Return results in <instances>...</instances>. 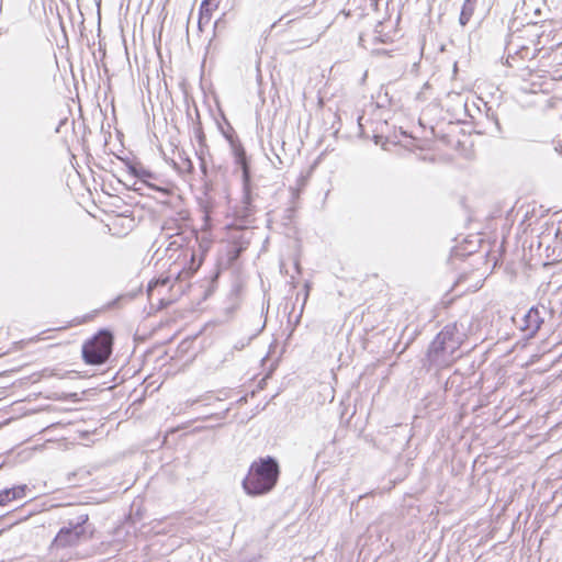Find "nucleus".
Returning a JSON list of instances; mask_svg holds the SVG:
<instances>
[{"label": "nucleus", "instance_id": "1", "mask_svg": "<svg viewBox=\"0 0 562 562\" xmlns=\"http://www.w3.org/2000/svg\"><path fill=\"white\" fill-rule=\"evenodd\" d=\"M465 339L467 333L462 324L446 325L430 342L424 366L428 368L449 366L460 357L456 356V352Z\"/></svg>", "mask_w": 562, "mask_h": 562}, {"label": "nucleus", "instance_id": "4", "mask_svg": "<svg viewBox=\"0 0 562 562\" xmlns=\"http://www.w3.org/2000/svg\"><path fill=\"white\" fill-rule=\"evenodd\" d=\"M89 516L80 515L77 521H69L67 526L59 529L55 538L49 544V554L63 559L66 554L65 550L72 549L89 539L86 530V524Z\"/></svg>", "mask_w": 562, "mask_h": 562}, {"label": "nucleus", "instance_id": "2", "mask_svg": "<svg viewBox=\"0 0 562 562\" xmlns=\"http://www.w3.org/2000/svg\"><path fill=\"white\" fill-rule=\"evenodd\" d=\"M280 476V465L274 457L267 456L255 460L244 477L241 486L249 496H262L270 493Z\"/></svg>", "mask_w": 562, "mask_h": 562}, {"label": "nucleus", "instance_id": "18", "mask_svg": "<svg viewBox=\"0 0 562 562\" xmlns=\"http://www.w3.org/2000/svg\"><path fill=\"white\" fill-rule=\"evenodd\" d=\"M216 7H217V4L213 3V0H203L201 5H200L201 19L204 15L210 16L212 10L215 9Z\"/></svg>", "mask_w": 562, "mask_h": 562}, {"label": "nucleus", "instance_id": "8", "mask_svg": "<svg viewBox=\"0 0 562 562\" xmlns=\"http://www.w3.org/2000/svg\"><path fill=\"white\" fill-rule=\"evenodd\" d=\"M183 256L184 258L187 259L188 257H190V262L187 267H184L183 269H181L178 273H177V277H176V283L172 284V289H175V286L178 285L179 288V291L181 293L184 292V289H183V285L182 283L187 280H189L193 273L200 268L201 266V259H196L195 257V252L193 249H184L183 250Z\"/></svg>", "mask_w": 562, "mask_h": 562}, {"label": "nucleus", "instance_id": "9", "mask_svg": "<svg viewBox=\"0 0 562 562\" xmlns=\"http://www.w3.org/2000/svg\"><path fill=\"white\" fill-rule=\"evenodd\" d=\"M172 166L181 175H191L194 171L193 162L184 150L178 151V158L172 160Z\"/></svg>", "mask_w": 562, "mask_h": 562}, {"label": "nucleus", "instance_id": "5", "mask_svg": "<svg viewBox=\"0 0 562 562\" xmlns=\"http://www.w3.org/2000/svg\"><path fill=\"white\" fill-rule=\"evenodd\" d=\"M114 337L109 329H100L82 345V359L87 364L100 366L105 363L113 351Z\"/></svg>", "mask_w": 562, "mask_h": 562}, {"label": "nucleus", "instance_id": "13", "mask_svg": "<svg viewBox=\"0 0 562 562\" xmlns=\"http://www.w3.org/2000/svg\"><path fill=\"white\" fill-rule=\"evenodd\" d=\"M125 165L127 167L130 175H132L133 177H136L142 180L147 178H154V173L150 170L144 168L140 164H133L128 160H125Z\"/></svg>", "mask_w": 562, "mask_h": 562}, {"label": "nucleus", "instance_id": "7", "mask_svg": "<svg viewBox=\"0 0 562 562\" xmlns=\"http://www.w3.org/2000/svg\"><path fill=\"white\" fill-rule=\"evenodd\" d=\"M547 314V307L544 305H536L529 308L524 315L520 330L525 333L527 338H532L541 328L544 322V315Z\"/></svg>", "mask_w": 562, "mask_h": 562}, {"label": "nucleus", "instance_id": "14", "mask_svg": "<svg viewBox=\"0 0 562 562\" xmlns=\"http://www.w3.org/2000/svg\"><path fill=\"white\" fill-rule=\"evenodd\" d=\"M142 290L138 289L137 291H131L124 294L119 295L114 300L108 303V308H119L123 304L128 303L135 299V296L140 292Z\"/></svg>", "mask_w": 562, "mask_h": 562}, {"label": "nucleus", "instance_id": "26", "mask_svg": "<svg viewBox=\"0 0 562 562\" xmlns=\"http://www.w3.org/2000/svg\"><path fill=\"white\" fill-rule=\"evenodd\" d=\"M167 304L168 303H166L164 299L160 300V307H165V306H167Z\"/></svg>", "mask_w": 562, "mask_h": 562}, {"label": "nucleus", "instance_id": "27", "mask_svg": "<svg viewBox=\"0 0 562 562\" xmlns=\"http://www.w3.org/2000/svg\"><path fill=\"white\" fill-rule=\"evenodd\" d=\"M295 268H296L297 272H300V263L299 262H295Z\"/></svg>", "mask_w": 562, "mask_h": 562}, {"label": "nucleus", "instance_id": "16", "mask_svg": "<svg viewBox=\"0 0 562 562\" xmlns=\"http://www.w3.org/2000/svg\"><path fill=\"white\" fill-rule=\"evenodd\" d=\"M194 135L199 143V149L196 151H200L201 155H205L209 151V147L206 145V137H205V134H204L201 125L195 127Z\"/></svg>", "mask_w": 562, "mask_h": 562}, {"label": "nucleus", "instance_id": "21", "mask_svg": "<svg viewBox=\"0 0 562 562\" xmlns=\"http://www.w3.org/2000/svg\"><path fill=\"white\" fill-rule=\"evenodd\" d=\"M295 213L294 206H289L284 210L283 220L286 222H291Z\"/></svg>", "mask_w": 562, "mask_h": 562}, {"label": "nucleus", "instance_id": "25", "mask_svg": "<svg viewBox=\"0 0 562 562\" xmlns=\"http://www.w3.org/2000/svg\"><path fill=\"white\" fill-rule=\"evenodd\" d=\"M203 218H204L205 223H207V222H209V220H210V214H209V212H207V211H205V212H204V216H203Z\"/></svg>", "mask_w": 562, "mask_h": 562}, {"label": "nucleus", "instance_id": "11", "mask_svg": "<svg viewBox=\"0 0 562 562\" xmlns=\"http://www.w3.org/2000/svg\"><path fill=\"white\" fill-rule=\"evenodd\" d=\"M521 46H524V45L516 43L515 38L513 36L507 42L506 47H505V49L507 52L506 64L509 67H512V68L515 67V64L517 63V55H518V53H521Z\"/></svg>", "mask_w": 562, "mask_h": 562}, {"label": "nucleus", "instance_id": "10", "mask_svg": "<svg viewBox=\"0 0 562 562\" xmlns=\"http://www.w3.org/2000/svg\"><path fill=\"white\" fill-rule=\"evenodd\" d=\"M27 490L26 485H18L11 488H4L0 491V506L7 505L13 499H19L25 496Z\"/></svg>", "mask_w": 562, "mask_h": 562}, {"label": "nucleus", "instance_id": "17", "mask_svg": "<svg viewBox=\"0 0 562 562\" xmlns=\"http://www.w3.org/2000/svg\"><path fill=\"white\" fill-rule=\"evenodd\" d=\"M537 56V49H531L530 47L524 45L521 46V53H518L517 55V61L518 60H532Z\"/></svg>", "mask_w": 562, "mask_h": 562}, {"label": "nucleus", "instance_id": "23", "mask_svg": "<svg viewBox=\"0 0 562 562\" xmlns=\"http://www.w3.org/2000/svg\"><path fill=\"white\" fill-rule=\"evenodd\" d=\"M493 120H494V127H495L496 132L498 134H501L502 133V127H501V124H499L498 120L496 117H493Z\"/></svg>", "mask_w": 562, "mask_h": 562}, {"label": "nucleus", "instance_id": "6", "mask_svg": "<svg viewBox=\"0 0 562 562\" xmlns=\"http://www.w3.org/2000/svg\"><path fill=\"white\" fill-rule=\"evenodd\" d=\"M316 0H261L262 4H265L268 8H272L277 4L281 9H284V13L279 18L278 21H276L272 24V29L277 27L278 24L283 22L285 20L284 25H290L301 16H303L305 13L304 11L307 8H311L314 5Z\"/></svg>", "mask_w": 562, "mask_h": 562}, {"label": "nucleus", "instance_id": "3", "mask_svg": "<svg viewBox=\"0 0 562 562\" xmlns=\"http://www.w3.org/2000/svg\"><path fill=\"white\" fill-rule=\"evenodd\" d=\"M223 136L229 143L232 153L234 155L235 164L241 169L243 179V209L245 216L251 215L257 205L255 204L258 193L255 192L250 180V165L246 150L238 139L234 128L227 123V130L221 128Z\"/></svg>", "mask_w": 562, "mask_h": 562}, {"label": "nucleus", "instance_id": "19", "mask_svg": "<svg viewBox=\"0 0 562 562\" xmlns=\"http://www.w3.org/2000/svg\"><path fill=\"white\" fill-rule=\"evenodd\" d=\"M168 283H169V278L158 279L156 281L150 282L148 284V286H147L148 295L149 296L151 295V292L154 291L155 288H157V286H167Z\"/></svg>", "mask_w": 562, "mask_h": 562}, {"label": "nucleus", "instance_id": "20", "mask_svg": "<svg viewBox=\"0 0 562 562\" xmlns=\"http://www.w3.org/2000/svg\"><path fill=\"white\" fill-rule=\"evenodd\" d=\"M195 154L198 155V158L200 161V170L203 173V176L206 177L207 176V164H206L205 155H201L200 151H195Z\"/></svg>", "mask_w": 562, "mask_h": 562}, {"label": "nucleus", "instance_id": "15", "mask_svg": "<svg viewBox=\"0 0 562 562\" xmlns=\"http://www.w3.org/2000/svg\"><path fill=\"white\" fill-rule=\"evenodd\" d=\"M475 4L476 3H473V2H467V1L463 2V5H462L461 12H460V16H459V23L461 26H465L469 23V21L471 20L472 15L474 13Z\"/></svg>", "mask_w": 562, "mask_h": 562}, {"label": "nucleus", "instance_id": "22", "mask_svg": "<svg viewBox=\"0 0 562 562\" xmlns=\"http://www.w3.org/2000/svg\"><path fill=\"white\" fill-rule=\"evenodd\" d=\"M228 412V409H225L224 412L222 413H218V414H212L210 417H215L217 419H224L225 416H226V413Z\"/></svg>", "mask_w": 562, "mask_h": 562}, {"label": "nucleus", "instance_id": "24", "mask_svg": "<svg viewBox=\"0 0 562 562\" xmlns=\"http://www.w3.org/2000/svg\"><path fill=\"white\" fill-rule=\"evenodd\" d=\"M304 288H305V295H304V303H305L308 297V293H310V283L306 282Z\"/></svg>", "mask_w": 562, "mask_h": 562}, {"label": "nucleus", "instance_id": "12", "mask_svg": "<svg viewBox=\"0 0 562 562\" xmlns=\"http://www.w3.org/2000/svg\"><path fill=\"white\" fill-rule=\"evenodd\" d=\"M168 222L162 226V231L166 233V236L170 239L169 245L167 247V250L171 249H180L186 244V238L180 233L169 234L168 231L171 229L170 226H168Z\"/></svg>", "mask_w": 562, "mask_h": 562}]
</instances>
